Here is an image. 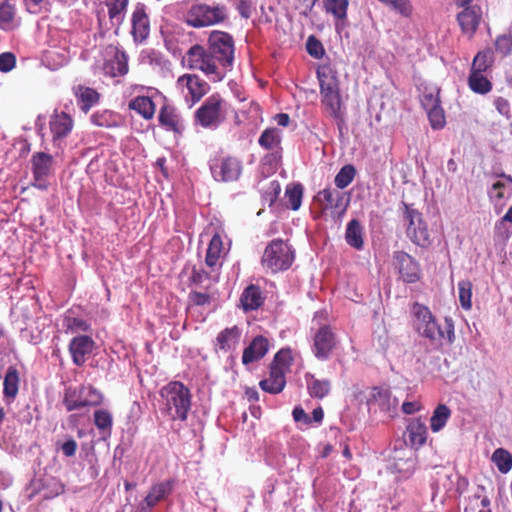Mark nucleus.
<instances>
[{
  "label": "nucleus",
  "mask_w": 512,
  "mask_h": 512,
  "mask_svg": "<svg viewBox=\"0 0 512 512\" xmlns=\"http://www.w3.org/2000/svg\"><path fill=\"white\" fill-rule=\"evenodd\" d=\"M159 393L162 413L172 421H186L192 405L189 388L180 381H171L163 386Z\"/></svg>",
  "instance_id": "f257e3e1"
},
{
  "label": "nucleus",
  "mask_w": 512,
  "mask_h": 512,
  "mask_svg": "<svg viewBox=\"0 0 512 512\" xmlns=\"http://www.w3.org/2000/svg\"><path fill=\"white\" fill-rule=\"evenodd\" d=\"M317 78L322 105L332 118L342 123V102L337 72L329 65H321L317 69Z\"/></svg>",
  "instance_id": "f03ea898"
},
{
  "label": "nucleus",
  "mask_w": 512,
  "mask_h": 512,
  "mask_svg": "<svg viewBox=\"0 0 512 512\" xmlns=\"http://www.w3.org/2000/svg\"><path fill=\"white\" fill-rule=\"evenodd\" d=\"M229 10L223 3L192 4L184 14L185 23L193 28H206L224 23L228 19Z\"/></svg>",
  "instance_id": "7ed1b4c3"
},
{
  "label": "nucleus",
  "mask_w": 512,
  "mask_h": 512,
  "mask_svg": "<svg viewBox=\"0 0 512 512\" xmlns=\"http://www.w3.org/2000/svg\"><path fill=\"white\" fill-rule=\"evenodd\" d=\"M227 114L228 103L216 92L207 97L194 112V121L204 129H217L226 121Z\"/></svg>",
  "instance_id": "20e7f679"
},
{
  "label": "nucleus",
  "mask_w": 512,
  "mask_h": 512,
  "mask_svg": "<svg viewBox=\"0 0 512 512\" xmlns=\"http://www.w3.org/2000/svg\"><path fill=\"white\" fill-rule=\"evenodd\" d=\"M185 59L190 69L202 71L211 81L220 82L226 74L213 54L200 44H195L189 48Z\"/></svg>",
  "instance_id": "39448f33"
},
{
  "label": "nucleus",
  "mask_w": 512,
  "mask_h": 512,
  "mask_svg": "<svg viewBox=\"0 0 512 512\" xmlns=\"http://www.w3.org/2000/svg\"><path fill=\"white\" fill-rule=\"evenodd\" d=\"M294 261V251L287 241L277 238L266 246L262 258V267L271 273L289 269Z\"/></svg>",
  "instance_id": "423d86ee"
},
{
  "label": "nucleus",
  "mask_w": 512,
  "mask_h": 512,
  "mask_svg": "<svg viewBox=\"0 0 512 512\" xmlns=\"http://www.w3.org/2000/svg\"><path fill=\"white\" fill-rule=\"evenodd\" d=\"M208 50L225 71L232 66L235 46L234 39L229 33L219 30L211 31L208 37Z\"/></svg>",
  "instance_id": "0eeeda50"
},
{
  "label": "nucleus",
  "mask_w": 512,
  "mask_h": 512,
  "mask_svg": "<svg viewBox=\"0 0 512 512\" xmlns=\"http://www.w3.org/2000/svg\"><path fill=\"white\" fill-rule=\"evenodd\" d=\"M404 208V219L407 222L406 235L417 246L428 248L432 240L430 238L428 226L423 220L422 214L412 208L411 205L402 202Z\"/></svg>",
  "instance_id": "6e6552de"
},
{
  "label": "nucleus",
  "mask_w": 512,
  "mask_h": 512,
  "mask_svg": "<svg viewBox=\"0 0 512 512\" xmlns=\"http://www.w3.org/2000/svg\"><path fill=\"white\" fill-rule=\"evenodd\" d=\"M101 402V393L92 386L69 387L63 397V403L69 412L87 406H97Z\"/></svg>",
  "instance_id": "1a4fd4ad"
},
{
  "label": "nucleus",
  "mask_w": 512,
  "mask_h": 512,
  "mask_svg": "<svg viewBox=\"0 0 512 512\" xmlns=\"http://www.w3.org/2000/svg\"><path fill=\"white\" fill-rule=\"evenodd\" d=\"M176 86L190 107L198 103L210 91L208 82L196 74H183L177 79Z\"/></svg>",
  "instance_id": "9d476101"
},
{
  "label": "nucleus",
  "mask_w": 512,
  "mask_h": 512,
  "mask_svg": "<svg viewBox=\"0 0 512 512\" xmlns=\"http://www.w3.org/2000/svg\"><path fill=\"white\" fill-rule=\"evenodd\" d=\"M128 4L129 0H101L96 9L99 25L102 26L106 18V8L110 28H114L117 33L125 20Z\"/></svg>",
  "instance_id": "9b49d317"
},
{
  "label": "nucleus",
  "mask_w": 512,
  "mask_h": 512,
  "mask_svg": "<svg viewBox=\"0 0 512 512\" xmlns=\"http://www.w3.org/2000/svg\"><path fill=\"white\" fill-rule=\"evenodd\" d=\"M338 344V337L332 327L324 324L315 332L311 350L318 360L325 361L330 358Z\"/></svg>",
  "instance_id": "f8f14e48"
},
{
  "label": "nucleus",
  "mask_w": 512,
  "mask_h": 512,
  "mask_svg": "<svg viewBox=\"0 0 512 512\" xmlns=\"http://www.w3.org/2000/svg\"><path fill=\"white\" fill-rule=\"evenodd\" d=\"M210 170L214 180L233 182L241 175L242 163L234 156L218 157L211 161Z\"/></svg>",
  "instance_id": "ddd939ff"
},
{
  "label": "nucleus",
  "mask_w": 512,
  "mask_h": 512,
  "mask_svg": "<svg viewBox=\"0 0 512 512\" xmlns=\"http://www.w3.org/2000/svg\"><path fill=\"white\" fill-rule=\"evenodd\" d=\"M424 338H427L432 345L442 347L444 343L451 345L455 340L454 323L451 318H445V324L442 327L436 317L424 327L420 333Z\"/></svg>",
  "instance_id": "4468645a"
},
{
  "label": "nucleus",
  "mask_w": 512,
  "mask_h": 512,
  "mask_svg": "<svg viewBox=\"0 0 512 512\" xmlns=\"http://www.w3.org/2000/svg\"><path fill=\"white\" fill-rule=\"evenodd\" d=\"M103 72L106 76H123L128 72V57L116 45H108L104 50Z\"/></svg>",
  "instance_id": "2eb2a0df"
},
{
  "label": "nucleus",
  "mask_w": 512,
  "mask_h": 512,
  "mask_svg": "<svg viewBox=\"0 0 512 512\" xmlns=\"http://www.w3.org/2000/svg\"><path fill=\"white\" fill-rule=\"evenodd\" d=\"M393 259L403 282L412 284L421 279L420 264L411 255L404 251H396Z\"/></svg>",
  "instance_id": "dca6fc26"
},
{
  "label": "nucleus",
  "mask_w": 512,
  "mask_h": 512,
  "mask_svg": "<svg viewBox=\"0 0 512 512\" xmlns=\"http://www.w3.org/2000/svg\"><path fill=\"white\" fill-rule=\"evenodd\" d=\"M53 162V157L48 153L36 152L32 155L31 164L34 179L32 185L34 187L41 190L47 189L45 180L52 172Z\"/></svg>",
  "instance_id": "f3484780"
},
{
  "label": "nucleus",
  "mask_w": 512,
  "mask_h": 512,
  "mask_svg": "<svg viewBox=\"0 0 512 512\" xmlns=\"http://www.w3.org/2000/svg\"><path fill=\"white\" fill-rule=\"evenodd\" d=\"M315 200L324 204L325 210H331L337 215H343L348 207L349 199L345 198V193L337 189L325 188L317 193Z\"/></svg>",
  "instance_id": "a211bd4d"
},
{
  "label": "nucleus",
  "mask_w": 512,
  "mask_h": 512,
  "mask_svg": "<svg viewBox=\"0 0 512 512\" xmlns=\"http://www.w3.org/2000/svg\"><path fill=\"white\" fill-rule=\"evenodd\" d=\"M483 19L481 6L467 10H460L456 15V20L461 32L470 39L476 34Z\"/></svg>",
  "instance_id": "6ab92c4d"
},
{
  "label": "nucleus",
  "mask_w": 512,
  "mask_h": 512,
  "mask_svg": "<svg viewBox=\"0 0 512 512\" xmlns=\"http://www.w3.org/2000/svg\"><path fill=\"white\" fill-rule=\"evenodd\" d=\"M95 347L94 340L87 335H79L74 337L68 346L72 361L76 366H83L87 357L93 352Z\"/></svg>",
  "instance_id": "aec40b11"
},
{
  "label": "nucleus",
  "mask_w": 512,
  "mask_h": 512,
  "mask_svg": "<svg viewBox=\"0 0 512 512\" xmlns=\"http://www.w3.org/2000/svg\"><path fill=\"white\" fill-rule=\"evenodd\" d=\"M73 126L74 121L71 115L64 111H55L54 114L50 117L49 121V129L52 134V141L57 143L58 141L66 138L71 133Z\"/></svg>",
  "instance_id": "412c9836"
},
{
  "label": "nucleus",
  "mask_w": 512,
  "mask_h": 512,
  "mask_svg": "<svg viewBox=\"0 0 512 512\" xmlns=\"http://www.w3.org/2000/svg\"><path fill=\"white\" fill-rule=\"evenodd\" d=\"M158 121L167 131L181 134L184 130L183 121L177 112V109L169 104H164L159 111Z\"/></svg>",
  "instance_id": "4be33fe9"
},
{
  "label": "nucleus",
  "mask_w": 512,
  "mask_h": 512,
  "mask_svg": "<svg viewBox=\"0 0 512 512\" xmlns=\"http://www.w3.org/2000/svg\"><path fill=\"white\" fill-rule=\"evenodd\" d=\"M150 32L149 18L144 5H137L132 14V35L135 41H144Z\"/></svg>",
  "instance_id": "5701e85b"
},
{
  "label": "nucleus",
  "mask_w": 512,
  "mask_h": 512,
  "mask_svg": "<svg viewBox=\"0 0 512 512\" xmlns=\"http://www.w3.org/2000/svg\"><path fill=\"white\" fill-rule=\"evenodd\" d=\"M268 339L262 335L256 336L252 342L244 349L242 363L244 365L259 361L268 352Z\"/></svg>",
  "instance_id": "b1692460"
},
{
  "label": "nucleus",
  "mask_w": 512,
  "mask_h": 512,
  "mask_svg": "<svg viewBox=\"0 0 512 512\" xmlns=\"http://www.w3.org/2000/svg\"><path fill=\"white\" fill-rule=\"evenodd\" d=\"M241 307L244 311H253L260 308L264 303V297L259 286L250 284L240 296Z\"/></svg>",
  "instance_id": "393cba45"
},
{
  "label": "nucleus",
  "mask_w": 512,
  "mask_h": 512,
  "mask_svg": "<svg viewBox=\"0 0 512 512\" xmlns=\"http://www.w3.org/2000/svg\"><path fill=\"white\" fill-rule=\"evenodd\" d=\"M240 337L241 330L238 326L225 328L217 335L215 347L221 351L228 352L236 348Z\"/></svg>",
  "instance_id": "a878e982"
},
{
  "label": "nucleus",
  "mask_w": 512,
  "mask_h": 512,
  "mask_svg": "<svg viewBox=\"0 0 512 512\" xmlns=\"http://www.w3.org/2000/svg\"><path fill=\"white\" fill-rule=\"evenodd\" d=\"M175 481L173 479H169L163 482H159L154 484L144 501L149 508L154 507L158 502L166 498L169 494L172 493L174 488Z\"/></svg>",
  "instance_id": "bb28decb"
},
{
  "label": "nucleus",
  "mask_w": 512,
  "mask_h": 512,
  "mask_svg": "<svg viewBox=\"0 0 512 512\" xmlns=\"http://www.w3.org/2000/svg\"><path fill=\"white\" fill-rule=\"evenodd\" d=\"M260 388L270 394L281 393L286 386V374L275 368H270L269 377L259 383Z\"/></svg>",
  "instance_id": "cd10ccee"
},
{
  "label": "nucleus",
  "mask_w": 512,
  "mask_h": 512,
  "mask_svg": "<svg viewBox=\"0 0 512 512\" xmlns=\"http://www.w3.org/2000/svg\"><path fill=\"white\" fill-rule=\"evenodd\" d=\"M407 437L410 445L414 448L422 447L427 440L428 432L425 423L420 419H413L406 429Z\"/></svg>",
  "instance_id": "c85d7f7f"
},
{
  "label": "nucleus",
  "mask_w": 512,
  "mask_h": 512,
  "mask_svg": "<svg viewBox=\"0 0 512 512\" xmlns=\"http://www.w3.org/2000/svg\"><path fill=\"white\" fill-rule=\"evenodd\" d=\"M19 383L20 377L18 369L15 366H9L3 382V395L9 402L15 400L19 390Z\"/></svg>",
  "instance_id": "c756f323"
},
{
  "label": "nucleus",
  "mask_w": 512,
  "mask_h": 512,
  "mask_svg": "<svg viewBox=\"0 0 512 512\" xmlns=\"http://www.w3.org/2000/svg\"><path fill=\"white\" fill-rule=\"evenodd\" d=\"M75 96L78 99L80 109L84 113H88L100 99V94L95 89L82 85L75 88Z\"/></svg>",
  "instance_id": "7c9ffc66"
},
{
  "label": "nucleus",
  "mask_w": 512,
  "mask_h": 512,
  "mask_svg": "<svg viewBox=\"0 0 512 512\" xmlns=\"http://www.w3.org/2000/svg\"><path fill=\"white\" fill-rule=\"evenodd\" d=\"M411 313L413 317V325L419 334L424 330V327H426V325L435 318L427 306L418 302L413 303Z\"/></svg>",
  "instance_id": "2f4dec72"
},
{
  "label": "nucleus",
  "mask_w": 512,
  "mask_h": 512,
  "mask_svg": "<svg viewBox=\"0 0 512 512\" xmlns=\"http://www.w3.org/2000/svg\"><path fill=\"white\" fill-rule=\"evenodd\" d=\"M128 108L137 112L145 120H150L154 117L156 106L150 97L137 96L129 102Z\"/></svg>",
  "instance_id": "473e14b6"
},
{
  "label": "nucleus",
  "mask_w": 512,
  "mask_h": 512,
  "mask_svg": "<svg viewBox=\"0 0 512 512\" xmlns=\"http://www.w3.org/2000/svg\"><path fill=\"white\" fill-rule=\"evenodd\" d=\"M345 240L348 245L356 250H361L363 248V228L357 219H352L348 222L345 232Z\"/></svg>",
  "instance_id": "72a5a7b5"
},
{
  "label": "nucleus",
  "mask_w": 512,
  "mask_h": 512,
  "mask_svg": "<svg viewBox=\"0 0 512 512\" xmlns=\"http://www.w3.org/2000/svg\"><path fill=\"white\" fill-rule=\"evenodd\" d=\"M307 389L311 397L322 399L326 397L331 389L329 380H319L311 374L306 375Z\"/></svg>",
  "instance_id": "f704fd0d"
},
{
  "label": "nucleus",
  "mask_w": 512,
  "mask_h": 512,
  "mask_svg": "<svg viewBox=\"0 0 512 512\" xmlns=\"http://www.w3.org/2000/svg\"><path fill=\"white\" fill-rule=\"evenodd\" d=\"M223 250V241L220 234L216 233L211 238L205 256V264L213 269L219 262Z\"/></svg>",
  "instance_id": "c9c22d12"
},
{
  "label": "nucleus",
  "mask_w": 512,
  "mask_h": 512,
  "mask_svg": "<svg viewBox=\"0 0 512 512\" xmlns=\"http://www.w3.org/2000/svg\"><path fill=\"white\" fill-rule=\"evenodd\" d=\"M468 86L474 93L481 95L489 93L493 88L492 82L483 73L475 71L469 73Z\"/></svg>",
  "instance_id": "e433bc0d"
},
{
  "label": "nucleus",
  "mask_w": 512,
  "mask_h": 512,
  "mask_svg": "<svg viewBox=\"0 0 512 512\" xmlns=\"http://www.w3.org/2000/svg\"><path fill=\"white\" fill-rule=\"evenodd\" d=\"M91 122L101 128H114L119 126L118 115L111 110H97L91 115Z\"/></svg>",
  "instance_id": "4c0bfd02"
},
{
  "label": "nucleus",
  "mask_w": 512,
  "mask_h": 512,
  "mask_svg": "<svg viewBox=\"0 0 512 512\" xmlns=\"http://www.w3.org/2000/svg\"><path fill=\"white\" fill-rule=\"evenodd\" d=\"M494 55L491 49L479 51L473 58L470 71L484 73L493 66Z\"/></svg>",
  "instance_id": "58836bf2"
},
{
  "label": "nucleus",
  "mask_w": 512,
  "mask_h": 512,
  "mask_svg": "<svg viewBox=\"0 0 512 512\" xmlns=\"http://www.w3.org/2000/svg\"><path fill=\"white\" fill-rule=\"evenodd\" d=\"M451 416L450 408L445 404H439L433 411L430 419V427L433 432H439Z\"/></svg>",
  "instance_id": "ea45409f"
},
{
  "label": "nucleus",
  "mask_w": 512,
  "mask_h": 512,
  "mask_svg": "<svg viewBox=\"0 0 512 512\" xmlns=\"http://www.w3.org/2000/svg\"><path fill=\"white\" fill-rule=\"evenodd\" d=\"M259 145L266 150H274L280 146L281 132L277 128L265 129L259 137Z\"/></svg>",
  "instance_id": "a19ab883"
},
{
  "label": "nucleus",
  "mask_w": 512,
  "mask_h": 512,
  "mask_svg": "<svg viewBox=\"0 0 512 512\" xmlns=\"http://www.w3.org/2000/svg\"><path fill=\"white\" fill-rule=\"evenodd\" d=\"M292 363L293 357L291 349L283 348L274 355L270 368H275L278 371H283V373L287 374L290 371Z\"/></svg>",
  "instance_id": "79ce46f5"
},
{
  "label": "nucleus",
  "mask_w": 512,
  "mask_h": 512,
  "mask_svg": "<svg viewBox=\"0 0 512 512\" xmlns=\"http://www.w3.org/2000/svg\"><path fill=\"white\" fill-rule=\"evenodd\" d=\"M323 4L326 13L333 15L337 20L347 18L348 0H324Z\"/></svg>",
  "instance_id": "37998d69"
},
{
  "label": "nucleus",
  "mask_w": 512,
  "mask_h": 512,
  "mask_svg": "<svg viewBox=\"0 0 512 512\" xmlns=\"http://www.w3.org/2000/svg\"><path fill=\"white\" fill-rule=\"evenodd\" d=\"M492 460L501 473H507L512 468V455L503 448L494 451Z\"/></svg>",
  "instance_id": "c03bdc74"
},
{
  "label": "nucleus",
  "mask_w": 512,
  "mask_h": 512,
  "mask_svg": "<svg viewBox=\"0 0 512 512\" xmlns=\"http://www.w3.org/2000/svg\"><path fill=\"white\" fill-rule=\"evenodd\" d=\"M355 175V167L351 164L345 165L336 174L334 183L338 189H344L352 183V181L355 178Z\"/></svg>",
  "instance_id": "a18cd8bd"
},
{
  "label": "nucleus",
  "mask_w": 512,
  "mask_h": 512,
  "mask_svg": "<svg viewBox=\"0 0 512 512\" xmlns=\"http://www.w3.org/2000/svg\"><path fill=\"white\" fill-rule=\"evenodd\" d=\"M288 207L293 211L300 208L303 198V186L300 183L288 186L285 191Z\"/></svg>",
  "instance_id": "49530a36"
},
{
  "label": "nucleus",
  "mask_w": 512,
  "mask_h": 512,
  "mask_svg": "<svg viewBox=\"0 0 512 512\" xmlns=\"http://www.w3.org/2000/svg\"><path fill=\"white\" fill-rule=\"evenodd\" d=\"M391 8L402 17L410 18L413 13V6L410 0H378Z\"/></svg>",
  "instance_id": "de8ad7c7"
},
{
  "label": "nucleus",
  "mask_w": 512,
  "mask_h": 512,
  "mask_svg": "<svg viewBox=\"0 0 512 512\" xmlns=\"http://www.w3.org/2000/svg\"><path fill=\"white\" fill-rule=\"evenodd\" d=\"M472 282L470 280H461L458 282L460 305L465 310L472 307Z\"/></svg>",
  "instance_id": "09e8293b"
},
{
  "label": "nucleus",
  "mask_w": 512,
  "mask_h": 512,
  "mask_svg": "<svg viewBox=\"0 0 512 512\" xmlns=\"http://www.w3.org/2000/svg\"><path fill=\"white\" fill-rule=\"evenodd\" d=\"M389 400L390 392L388 390L380 387H373L370 396L367 399V404H376L382 409H386L389 407Z\"/></svg>",
  "instance_id": "8fccbe9b"
},
{
  "label": "nucleus",
  "mask_w": 512,
  "mask_h": 512,
  "mask_svg": "<svg viewBox=\"0 0 512 512\" xmlns=\"http://www.w3.org/2000/svg\"><path fill=\"white\" fill-rule=\"evenodd\" d=\"M427 113L433 129H441L444 127L446 123L445 114L440 105L431 106L427 109Z\"/></svg>",
  "instance_id": "3c124183"
},
{
  "label": "nucleus",
  "mask_w": 512,
  "mask_h": 512,
  "mask_svg": "<svg viewBox=\"0 0 512 512\" xmlns=\"http://www.w3.org/2000/svg\"><path fill=\"white\" fill-rule=\"evenodd\" d=\"M495 49L503 57L509 56L512 53V34L511 32L498 35L495 39Z\"/></svg>",
  "instance_id": "603ef678"
},
{
  "label": "nucleus",
  "mask_w": 512,
  "mask_h": 512,
  "mask_svg": "<svg viewBox=\"0 0 512 512\" xmlns=\"http://www.w3.org/2000/svg\"><path fill=\"white\" fill-rule=\"evenodd\" d=\"M64 485L55 478H50L44 485L43 499H52L64 493Z\"/></svg>",
  "instance_id": "864d4df0"
},
{
  "label": "nucleus",
  "mask_w": 512,
  "mask_h": 512,
  "mask_svg": "<svg viewBox=\"0 0 512 512\" xmlns=\"http://www.w3.org/2000/svg\"><path fill=\"white\" fill-rule=\"evenodd\" d=\"M67 332H88L91 325L84 319L76 317H66L64 321Z\"/></svg>",
  "instance_id": "5fc2aeb1"
},
{
  "label": "nucleus",
  "mask_w": 512,
  "mask_h": 512,
  "mask_svg": "<svg viewBox=\"0 0 512 512\" xmlns=\"http://www.w3.org/2000/svg\"><path fill=\"white\" fill-rule=\"evenodd\" d=\"M113 423L112 415L109 411L100 409L94 412V424L99 430L110 429Z\"/></svg>",
  "instance_id": "6e6d98bb"
},
{
  "label": "nucleus",
  "mask_w": 512,
  "mask_h": 512,
  "mask_svg": "<svg viewBox=\"0 0 512 512\" xmlns=\"http://www.w3.org/2000/svg\"><path fill=\"white\" fill-rule=\"evenodd\" d=\"M14 6L8 2L0 4V28L6 29L10 26L14 18Z\"/></svg>",
  "instance_id": "4d7b16f0"
},
{
  "label": "nucleus",
  "mask_w": 512,
  "mask_h": 512,
  "mask_svg": "<svg viewBox=\"0 0 512 512\" xmlns=\"http://www.w3.org/2000/svg\"><path fill=\"white\" fill-rule=\"evenodd\" d=\"M240 16L249 19L255 10V0H231Z\"/></svg>",
  "instance_id": "13d9d810"
},
{
  "label": "nucleus",
  "mask_w": 512,
  "mask_h": 512,
  "mask_svg": "<svg viewBox=\"0 0 512 512\" xmlns=\"http://www.w3.org/2000/svg\"><path fill=\"white\" fill-rule=\"evenodd\" d=\"M211 279V274L205 271L203 268H193L192 274L190 277V282L196 286L203 287L205 289H209V285H204V282Z\"/></svg>",
  "instance_id": "bf43d9fd"
},
{
  "label": "nucleus",
  "mask_w": 512,
  "mask_h": 512,
  "mask_svg": "<svg viewBox=\"0 0 512 512\" xmlns=\"http://www.w3.org/2000/svg\"><path fill=\"white\" fill-rule=\"evenodd\" d=\"M306 49L309 55L317 59L321 58L324 54V48L322 43L314 36H309L306 43Z\"/></svg>",
  "instance_id": "052dcab7"
},
{
  "label": "nucleus",
  "mask_w": 512,
  "mask_h": 512,
  "mask_svg": "<svg viewBox=\"0 0 512 512\" xmlns=\"http://www.w3.org/2000/svg\"><path fill=\"white\" fill-rule=\"evenodd\" d=\"M16 64V58L14 54L10 52H5L0 54V71L1 72H9L11 71Z\"/></svg>",
  "instance_id": "680f3d73"
},
{
  "label": "nucleus",
  "mask_w": 512,
  "mask_h": 512,
  "mask_svg": "<svg viewBox=\"0 0 512 512\" xmlns=\"http://www.w3.org/2000/svg\"><path fill=\"white\" fill-rule=\"evenodd\" d=\"M189 298L196 306H204L211 302V296L206 292L192 291Z\"/></svg>",
  "instance_id": "e2e57ef3"
},
{
  "label": "nucleus",
  "mask_w": 512,
  "mask_h": 512,
  "mask_svg": "<svg viewBox=\"0 0 512 512\" xmlns=\"http://www.w3.org/2000/svg\"><path fill=\"white\" fill-rule=\"evenodd\" d=\"M496 110L503 116L509 118L511 116V108L509 101L504 97H497L494 100Z\"/></svg>",
  "instance_id": "0e129e2a"
},
{
  "label": "nucleus",
  "mask_w": 512,
  "mask_h": 512,
  "mask_svg": "<svg viewBox=\"0 0 512 512\" xmlns=\"http://www.w3.org/2000/svg\"><path fill=\"white\" fill-rule=\"evenodd\" d=\"M77 447V442L71 438L61 445V451L66 457H72L75 455Z\"/></svg>",
  "instance_id": "69168bd1"
},
{
  "label": "nucleus",
  "mask_w": 512,
  "mask_h": 512,
  "mask_svg": "<svg viewBox=\"0 0 512 512\" xmlns=\"http://www.w3.org/2000/svg\"><path fill=\"white\" fill-rule=\"evenodd\" d=\"M296 8L300 10V13L307 16L313 9L317 0H296Z\"/></svg>",
  "instance_id": "338daca9"
},
{
  "label": "nucleus",
  "mask_w": 512,
  "mask_h": 512,
  "mask_svg": "<svg viewBox=\"0 0 512 512\" xmlns=\"http://www.w3.org/2000/svg\"><path fill=\"white\" fill-rule=\"evenodd\" d=\"M420 409V405L417 402H404L402 404V411L405 414H413Z\"/></svg>",
  "instance_id": "774afa93"
}]
</instances>
